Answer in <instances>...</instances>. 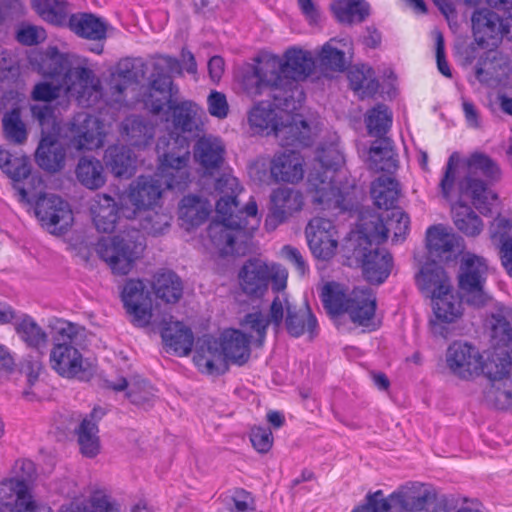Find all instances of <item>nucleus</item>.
Returning a JSON list of instances; mask_svg holds the SVG:
<instances>
[{
    "label": "nucleus",
    "mask_w": 512,
    "mask_h": 512,
    "mask_svg": "<svg viewBox=\"0 0 512 512\" xmlns=\"http://www.w3.org/2000/svg\"><path fill=\"white\" fill-rule=\"evenodd\" d=\"M499 165L482 152L461 156L453 152L442 169L438 183L439 192L452 206L455 226L467 236H476L483 229V223L465 199H471L474 206L487 214L497 205L498 196L490 184L500 179Z\"/></svg>",
    "instance_id": "f03ea898"
},
{
    "label": "nucleus",
    "mask_w": 512,
    "mask_h": 512,
    "mask_svg": "<svg viewBox=\"0 0 512 512\" xmlns=\"http://www.w3.org/2000/svg\"><path fill=\"white\" fill-rule=\"evenodd\" d=\"M152 288L156 297L167 304L177 303L183 294L181 279L171 271L157 273Z\"/></svg>",
    "instance_id": "49530a36"
},
{
    "label": "nucleus",
    "mask_w": 512,
    "mask_h": 512,
    "mask_svg": "<svg viewBox=\"0 0 512 512\" xmlns=\"http://www.w3.org/2000/svg\"><path fill=\"white\" fill-rule=\"evenodd\" d=\"M5 137L16 144H22L27 139L25 124L21 120L18 108L6 113L2 119Z\"/></svg>",
    "instance_id": "052dcab7"
},
{
    "label": "nucleus",
    "mask_w": 512,
    "mask_h": 512,
    "mask_svg": "<svg viewBox=\"0 0 512 512\" xmlns=\"http://www.w3.org/2000/svg\"><path fill=\"white\" fill-rule=\"evenodd\" d=\"M98 426L91 418H84L76 431L78 444L83 456L94 458L100 452Z\"/></svg>",
    "instance_id": "6e6d98bb"
},
{
    "label": "nucleus",
    "mask_w": 512,
    "mask_h": 512,
    "mask_svg": "<svg viewBox=\"0 0 512 512\" xmlns=\"http://www.w3.org/2000/svg\"><path fill=\"white\" fill-rule=\"evenodd\" d=\"M371 196L379 208L394 209L399 196L398 182L391 176L383 175L372 183Z\"/></svg>",
    "instance_id": "09e8293b"
},
{
    "label": "nucleus",
    "mask_w": 512,
    "mask_h": 512,
    "mask_svg": "<svg viewBox=\"0 0 512 512\" xmlns=\"http://www.w3.org/2000/svg\"><path fill=\"white\" fill-rule=\"evenodd\" d=\"M32 62L37 64L39 73L52 80H62L65 73L70 70L66 57L60 54L56 48H49L46 52L37 54Z\"/></svg>",
    "instance_id": "de8ad7c7"
},
{
    "label": "nucleus",
    "mask_w": 512,
    "mask_h": 512,
    "mask_svg": "<svg viewBox=\"0 0 512 512\" xmlns=\"http://www.w3.org/2000/svg\"><path fill=\"white\" fill-rule=\"evenodd\" d=\"M305 160L296 150L275 153L270 161V176L277 183L297 184L305 175Z\"/></svg>",
    "instance_id": "cd10ccee"
},
{
    "label": "nucleus",
    "mask_w": 512,
    "mask_h": 512,
    "mask_svg": "<svg viewBox=\"0 0 512 512\" xmlns=\"http://www.w3.org/2000/svg\"><path fill=\"white\" fill-rule=\"evenodd\" d=\"M351 512H389V503L384 500L382 490L369 492L365 502L352 509Z\"/></svg>",
    "instance_id": "0e129e2a"
},
{
    "label": "nucleus",
    "mask_w": 512,
    "mask_h": 512,
    "mask_svg": "<svg viewBox=\"0 0 512 512\" xmlns=\"http://www.w3.org/2000/svg\"><path fill=\"white\" fill-rule=\"evenodd\" d=\"M250 440L260 453H267L273 445V436L269 428L254 427L250 433Z\"/></svg>",
    "instance_id": "338daca9"
},
{
    "label": "nucleus",
    "mask_w": 512,
    "mask_h": 512,
    "mask_svg": "<svg viewBox=\"0 0 512 512\" xmlns=\"http://www.w3.org/2000/svg\"><path fill=\"white\" fill-rule=\"evenodd\" d=\"M14 329L19 338L34 349L44 348L48 342V335L43 328L30 315L21 314L13 320Z\"/></svg>",
    "instance_id": "79ce46f5"
},
{
    "label": "nucleus",
    "mask_w": 512,
    "mask_h": 512,
    "mask_svg": "<svg viewBox=\"0 0 512 512\" xmlns=\"http://www.w3.org/2000/svg\"><path fill=\"white\" fill-rule=\"evenodd\" d=\"M485 376L490 381L485 400L497 409H512V360L503 353L490 358Z\"/></svg>",
    "instance_id": "dca6fc26"
},
{
    "label": "nucleus",
    "mask_w": 512,
    "mask_h": 512,
    "mask_svg": "<svg viewBox=\"0 0 512 512\" xmlns=\"http://www.w3.org/2000/svg\"><path fill=\"white\" fill-rule=\"evenodd\" d=\"M208 111L211 116L224 119L229 112L226 96L218 91H212L207 98Z\"/></svg>",
    "instance_id": "69168bd1"
},
{
    "label": "nucleus",
    "mask_w": 512,
    "mask_h": 512,
    "mask_svg": "<svg viewBox=\"0 0 512 512\" xmlns=\"http://www.w3.org/2000/svg\"><path fill=\"white\" fill-rule=\"evenodd\" d=\"M225 147L219 138L208 136L198 140L194 157L206 170L218 168L224 160Z\"/></svg>",
    "instance_id": "a19ab883"
},
{
    "label": "nucleus",
    "mask_w": 512,
    "mask_h": 512,
    "mask_svg": "<svg viewBox=\"0 0 512 512\" xmlns=\"http://www.w3.org/2000/svg\"><path fill=\"white\" fill-rule=\"evenodd\" d=\"M107 134L105 124L98 116L78 113L68 124L64 137L70 139L76 150H93L104 144Z\"/></svg>",
    "instance_id": "6ab92c4d"
},
{
    "label": "nucleus",
    "mask_w": 512,
    "mask_h": 512,
    "mask_svg": "<svg viewBox=\"0 0 512 512\" xmlns=\"http://www.w3.org/2000/svg\"><path fill=\"white\" fill-rule=\"evenodd\" d=\"M344 164L345 157L336 134L319 144L307 179V193L315 209L345 211L352 208L355 187L343 182L346 179Z\"/></svg>",
    "instance_id": "20e7f679"
},
{
    "label": "nucleus",
    "mask_w": 512,
    "mask_h": 512,
    "mask_svg": "<svg viewBox=\"0 0 512 512\" xmlns=\"http://www.w3.org/2000/svg\"><path fill=\"white\" fill-rule=\"evenodd\" d=\"M435 489L421 482H408L384 500L389 503V512H420L436 499Z\"/></svg>",
    "instance_id": "4be33fe9"
},
{
    "label": "nucleus",
    "mask_w": 512,
    "mask_h": 512,
    "mask_svg": "<svg viewBox=\"0 0 512 512\" xmlns=\"http://www.w3.org/2000/svg\"><path fill=\"white\" fill-rule=\"evenodd\" d=\"M155 133L154 127L136 117L127 118L122 125L124 139L133 147L145 148Z\"/></svg>",
    "instance_id": "3c124183"
},
{
    "label": "nucleus",
    "mask_w": 512,
    "mask_h": 512,
    "mask_svg": "<svg viewBox=\"0 0 512 512\" xmlns=\"http://www.w3.org/2000/svg\"><path fill=\"white\" fill-rule=\"evenodd\" d=\"M36 474L34 463L28 459H19L15 461L10 476L4 478L2 481H17L25 484L26 486L33 487V481Z\"/></svg>",
    "instance_id": "e2e57ef3"
},
{
    "label": "nucleus",
    "mask_w": 512,
    "mask_h": 512,
    "mask_svg": "<svg viewBox=\"0 0 512 512\" xmlns=\"http://www.w3.org/2000/svg\"><path fill=\"white\" fill-rule=\"evenodd\" d=\"M76 176L78 181L90 190L99 189L106 182L102 163L93 158L80 159L76 168Z\"/></svg>",
    "instance_id": "864d4df0"
},
{
    "label": "nucleus",
    "mask_w": 512,
    "mask_h": 512,
    "mask_svg": "<svg viewBox=\"0 0 512 512\" xmlns=\"http://www.w3.org/2000/svg\"><path fill=\"white\" fill-rule=\"evenodd\" d=\"M492 54L491 60L479 62L476 67V78L477 80L487 86H496L500 82V73L497 70V67L500 70H503L501 65H498L495 63L496 60V53L492 52L490 50L489 56ZM487 59H490V57H487Z\"/></svg>",
    "instance_id": "680f3d73"
},
{
    "label": "nucleus",
    "mask_w": 512,
    "mask_h": 512,
    "mask_svg": "<svg viewBox=\"0 0 512 512\" xmlns=\"http://www.w3.org/2000/svg\"><path fill=\"white\" fill-rule=\"evenodd\" d=\"M286 315V328L290 335L299 337L305 333L311 336L317 328V320L309 308L295 311L286 293L275 295L268 312L253 310L241 321V326L257 336L260 344L266 336L267 328L272 325L278 331Z\"/></svg>",
    "instance_id": "423d86ee"
},
{
    "label": "nucleus",
    "mask_w": 512,
    "mask_h": 512,
    "mask_svg": "<svg viewBox=\"0 0 512 512\" xmlns=\"http://www.w3.org/2000/svg\"><path fill=\"white\" fill-rule=\"evenodd\" d=\"M134 78L135 75L130 69H122L121 67H119L111 75V89L114 90L115 93L120 95L133 83Z\"/></svg>",
    "instance_id": "774afa93"
},
{
    "label": "nucleus",
    "mask_w": 512,
    "mask_h": 512,
    "mask_svg": "<svg viewBox=\"0 0 512 512\" xmlns=\"http://www.w3.org/2000/svg\"><path fill=\"white\" fill-rule=\"evenodd\" d=\"M220 199L216 203V220L209 226V236L222 255L239 252L238 241H245L260 225L261 217L253 197L242 210L238 208L237 196L243 191L238 179L230 172H224L215 183Z\"/></svg>",
    "instance_id": "7ed1b4c3"
},
{
    "label": "nucleus",
    "mask_w": 512,
    "mask_h": 512,
    "mask_svg": "<svg viewBox=\"0 0 512 512\" xmlns=\"http://www.w3.org/2000/svg\"><path fill=\"white\" fill-rule=\"evenodd\" d=\"M193 363L201 374L207 376H219L228 370L226 358L214 337L198 340L194 350Z\"/></svg>",
    "instance_id": "c85d7f7f"
},
{
    "label": "nucleus",
    "mask_w": 512,
    "mask_h": 512,
    "mask_svg": "<svg viewBox=\"0 0 512 512\" xmlns=\"http://www.w3.org/2000/svg\"><path fill=\"white\" fill-rule=\"evenodd\" d=\"M32 6L39 16L49 23L63 25L69 21V10L65 2L57 0H32Z\"/></svg>",
    "instance_id": "4d7b16f0"
},
{
    "label": "nucleus",
    "mask_w": 512,
    "mask_h": 512,
    "mask_svg": "<svg viewBox=\"0 0 512 512\" xmlns=\"http://www.w3.org/2000/svg\"><path fill=\"white\" fill-rule=\"evenodd\" d=\"M106 385L114 391L128 389L126 395L130 401L143 408L150 406L155 397L153 388L144 380L128 382L124 377H119L117 379H107Z\"/></svg>",
    "instance_id": "58836bf2"
},
{
    "label": "nucleus",
    "mask_w": 512,
    "mask_h": 512,
    "mask_svg": "<svg viewBox=\"0 0 512 512\" xmlns=\"http://www.w3.org/2000/svg\"><path fill=\"white\" fill-rule=\"evenodd\" d=\"M105 162L116 177L129 178L135 173L137 157L126 146H112L105 153Z\"/></svg>",
    "instance_id": "c03bdc74"
},
{
    "label": "nucleus",
    "mask_w": 512,
    "mask_h": 512,
    "mask_svg": "<svg viewBox=\"0 0 512 512\" xmlns=\"http://www.w3.org/2000/svg\"><path fill=\"white\" fill-rule=\"evenodd\" d=\"M93 511H89L83 497H74L68 503L63 504L58 512H121L117 504L104 490H94L90 497Z\"/></svg>",
    "instance_id": "ea45409f"
},
{
    "label": "nucleus",
    "mask_w": 512,
    "mask_h": 512,
    "mask_svg": "<svg viewBox=\"0 0 512 512\" xmlns=\"http://www.w3.org/2000/svg\"><path fill=\"white\" fill-rule=\"evenodd\" d=\"M0 169L14 182L13 186L21 202L30 203L34 201V194L19 185L20 181L30 175L28 157L24 155L13 156L9 151L0 149Z\"/></svg>",
    "instance_id": "2f4dec72"
},
{
    "label": "nucleus",
    "mask_w": 512,
    "mask_h": 512,
    "mask_svg": "<svg viewBox=\"0 0 512 512\" xmlns=\"http://www.w3.org/2000/svg\"><path fill=\"white\" fill-rule=\"evenodd\" d=\"M369 4L365 0H335L331 10L342 23L362 22L369 15Z\"/></svg>",
    "instance_id": "603ef678"
},
{
    "label": "nucleus",
    "mask_w": 512,
    "mask_h": 512,
    "mask_svg": "<svg viewBox=\"0 0 512 512\" xmlns=\"http://www.w3.org/2000/svg\"><path fill=\"white\" fill-rule=\"evenodd\" d=\"M365 123L370 135L382 136L391 127L392 113L387 106L379 104L367 112Z\"/></svg>",
    "instance_id": "bf43d9fd"
},
{
    "label": "nucleus",
    "mask_w": 512,
    "mask_h": 512,
    "mask_svg": "<svg viewBox=\"0 0 512 512\" xmlns=\"http://www.w3.org/2000/svg\"><path fill=\"white\" fill-rule=\"evenodd\" d=\"M426 242L431 254L446 260L451 258V253L460 252L463 248L462 239L443 225L430 227L426 232Z\"/></svg>",
    "instance_id": "72a5a7b5"
},
{
    "label": "nucleus",
    "mask_w": 512,
    "mask_h": 512,
    "mask_svg": "<svg viewBox=\"0 0 512 512\" xmlns=\"http://www.w3.org/2000/svg\"><path fill=\"white\" fill-rule=\"evenodd\" d=\"M158 166L153 176H139L119 195L121 212L126 219L139 220L147 233H162L171 220L161 209L165 190L182 191L190 180V144L185 136L169 134L156 144Z\"/></svg>",
    "instance_id": "f257e3e1"
},
{
    "label": "nucleus",
    "mask_w": 512,
    "mask_h": 512,
    "mask_svg": "<svg viewBox=\"0 0 512 512\" xmlns=\"http://www.w3.org/2000/svg\"><path fill=\"white\" fill-rule=\"evenodd\" d=\"M361 233L369 243H381L393 234V242L402 241L409 231V216L399 208L390 209L381 215H370L369 220L362 219Z\"/></svg>",
    "instance_id": "f3484780"
},
{
    "label": "nucleus",
    "mask_w": 512,
    "mask_h": 512,
    "mask_svg": "<svg viewBox=\"0 0 512 512\" xmlns=\"http://www.w3.org/2000/svg\"><path fill=\"white\" fill-rule=\"evenodd\" d=\"M51 368L62 378L89 380L95 373V364L68 342H55L50 350Z\"/></svg>",
    "instance_id": "2eb2a0df"
},
{
    "label": "nucleus",
    "mask_w": 512,
    "mask_h": 512,
    "mask_svg": "<svg viewBox=\"0 0 512 512\" xmlns=\"http://www.w3.org/2000/svg\"><path fill=\"white\" fill-rule=\"evenodd\" d=\"M351 88L361 98L373 95L378 89L374 71L367 65L352 67L348 72Z\"/></svg>",
    "instance_id": "5fc2aeb1"
},
{
    "label": "nucleus",
    "mask_w": 512,
    "mask_h": 512,
    "mask_svg": "<svg viewBox=\"0 0 512 512\" xmlns=\"http://www.w3.org/2000/svg\"><path fill=\"white\" fill-rule=\"evenodd\" d=\"M122 301L132 322L145 327L152 321V300L146 286L141 280L130 279L122 290Z\"/></svg>",
    "instance_id": "a878e982"
},
{
    "label": "nucleus",
    "mask_w": 512,
    "mask_h": 512,
    "mask_svg": "<svg viewBox=\"0 0 512 512\" xmlns=\"http://www.w3.org/2000/svg\"><path fill=\"white\" fill-rule=\"evenodd\" d=\"M161 337L168 351L177 356L189 355L194 343V336L190 328L180 321H171L161 331Z\"/></svg>",
    "instance_id": "c9c22d12"
},
{
    "label": "nucleus",
    "mask_w": 512,
    "mask_h": 512,
    "mask_svg": "<svg viewBox=\"0 0 512 512\" xmlns=\"http://www.w3.org/2000/svg\"><path fill=\"white\" fill-rule=\"evenodd\" d=\"M351 50L348 39H331L325 43L318 55L320 63L331 70L343 71L345 68V50Z\"/></svg>",
    "instance_id": "8fccbe9b"
},
{
    "label": "nucleus",
    "mask_w": 512,
    "mask_h": 512,
    "mask_svg": "<svg viewBox=\"0 0 512 512\" xmlns=\"http://www.w3.org/2000/svg\"><path fill=\"white\" fill-rule=\"evenodd\" d=\"M241 290L250 297H263L271 284L272 291L285 293L288 271L277 263H267L261 259L247 261L238 274Z\"/></svg>",
    "instance_id": "f8f14e48"
},
{
    "label": "nucleus",
    "mask_w": 512,
    "mask_h": 512,
    "mask_svg": "<svg viewBox=\"0 0 512 512\" xmlns=\"http://www.w3.org/2000/svg\"><path fill=\"white\" fill-rule=\"evenodd\" d=\"M502 353L485 352L482 354L475 346L462 341L449 345L445 362L450 373L462 380H473L481 374H486L490 358L499 357Z\"/></svg>",
    "instance_id": "4468645a"
},
{
    "label": "nucleus",
    "mask_w": 512,
    "mask_h": 512,
    "mask_svg": "<svg viewBox=\"0 0 512 512\" xmlns=\"http://www.w3.org/2000/svg\"><path fill=\"white\" fill-rule=\"evenodd\" d=\"M89 211L94 226L99 232L110 233L122 215L120 201L116 202L110 195L99 193L90 201Z\"/></svg>",
    "instance_id": "7c9ffc66"
},
{
    "label": "nucleus",
    "mask_w": 512,
    "mask_h": 512,
    "mask_svg": "<svg viewBox=\"0 0 512 512\" xmlns=\"http://www.w3.org/2000/svg\"><path fill=\"white\" fill-rule=\"evenodd\" d=\"M416 283L421 292L431 300L453 289L443 268L434 262L421 268L416 276Z\"/></svg>",
    "instance_id": "f704fd0d"
},
{
    "label": "nucleus",
    "mask_w": 512,
    "mask_h": 512,
    "mask_svg": "<svg viewBox=\"0 0 512 512\" xmlns=\"http://www.w3.org/2000/svg\"><path fill=\"white\" fill-rule=\"evenodd\" d=\"M211 204L201 197L189 195L184 197L179 206V218L186 229L203 223L211 211Z\"/></svg>",
    "instance_id": "37998d69"
},
{
    "label": "nucleus",
    "mask_w": 512,
    "mask_h": 512,
    "mask_svg": "<svg viewBox=\"0 0 512 512\" xmlns=\"http://www.w3.org/2000/svg\"><path fill=\"white\" fill-rule=\"evenodd\" d=\"M33 116L39 121L42 136L35 153V161L40 168L57 172L64 167L65 150L59 142L62 128L52 109L47 105H34Z\"/></svg>",
    "instance_id": "9b49d317"
},
{
    "label": "nucleus",
    "mask_w": 512,
    "mask_h": 512,
    "mask_svg": "<svg viewBox=\"0 0 512 512\" xmlns=\"http://www.w3.org/2000/svg\"><path fill=\"white\" fill-rule=\"evenodd\" d=\"M321 299L332 317L348 314L351 321L359 326L375 327L376 298L370 289H355L346 294L342 285L330 282L323 286Z\"/></svg>",
    "instance_id": "9d476101"
},
{
    "label": "nucleus",
    "mask_w": 512,
    "mask_h": 512,
    "mask_svg": "<svg viewBox=\"0 0 512 512\" xmlns=\"http://www.w3.org/2000/svg\"><path fill=\"white\" fill-rule=\"evenodd\" d=\"M363 274L367 281L374 284L382 283L390 274L392 257L385 250H374L364 254L362 262Z\"/></svg>",
    "instance_id": "e433bc0d"
},
{
    "label": "nucleus",
    "mask_w": 512,
    "mask_h": 512,
    "mask_svg": "<svg viewBox=\"0 0 512 512\" xmlns=\"http://www.w3.org/2000/svg\"><path fill=\"white\" fill-rule=\"evenodd\" d=\"M145 245L138 231L123 232L98 241L96 251L114 274L126 275L144 251Z\"/></svg>",
    "instance_id": "ddd939ff"
},
{
    "label": "nucleus",
    "mask_w": 512,
    "mask_h": 512,
    "mask_svg": "<svg viewBox=\"0 0 512 512\" xmlns=\"http://www.w3.org/2000/svg\"><path fill=\"white\" fill-rule=\"evenodd\" d=\"M306 238L312 254L321 260H330L338 247V232L328 219L315 217L305 229Z\"/></svg>",
    "instance_id": "393cba45"
},
{
    "label": "nucleus",
    "mask_w": 512,
    "mask_h": 512,
    "mask_svg": "<svg viewBox=\"0 0 512 512\" xmlns=\"http://www.w3.org/2000/svg\"><path fill=\"white\" fill-rule=\"evenodd\" d=\"M68 25L71 31L83 38L102 40L106 37V22L92 14L71 15Z\"/></svg>",
    "instance_id": "a18cd8bd"
},
{
    "label": "nucleus",
    "mask_w": 512,
    "mask_h": 512,
    "mask_svg": "<svg viewBox=\"0 0 512 512\" xmlns=\"http://www.w3.org/2000/svg\"><path fill=\"white\" fill-rule=\"evenodd\" d=\"M248 121L254 133H273L282 146H308L316 129L311 128L299 115L275 108L270 102L255 105L249 113Z\"/></svg>",
    "instance_id": "0eeeda50"
},
{
    "label": "nucleus",
    "mask_w": 512,
    "mask_h": 512,
    "mask_svg": "<svg viewBox=\"0 0 512 512\" xmlns=\"http://www.w3.org/2000/svg\"><path fill=\"white\" fill-rule=\"evenodd\" d=\"M33 487L13 481L0 482V512H28L36 507Z\"/></svg>",
    "instance_id": "c756f323"
},
{
    "label": "nucleus",
    "mask_w": 512,
    "mask_h": 512,
    "mask_svg": "<svg viewBox=\"0 0 512 512\" xmlns=\"http://www.w3.org/2000/svg\"><path fill=\"white\" fill-rule=\"evenodd\" d=\"M226 363L243 365L250 358V337L238 329H226L216 338Z\"/></svg>",
    "instance_id": "473e14b6"
},
{
    "label": "nucleus",
    "mask_w": 512,
    "mask_h": 512,
    "mask_svg": "<svg viewBox=\"0 0 512 512\" xmlns=\"http://www.w3.org/2000/svg\"><path fill=\"white\" fill-rule=\"evenodd\" d=\"M368 163L370 168L375 171L391 172L397 167L394 152L386 143L375 142L370 147Z\"/></svg>",
    "instance_id": "13d9d810"
},
{
    "label": "nucleus",
    "mask_w": 512,
    "mask_h": 512,
    "mask_svg": "<svg viewBox=\"0 0 512 512\" xmlns=\"http://www.w3.org/2000/svg\"><path fill=\"white\" fill-rule=\"evenodd\" d=\"M473 36L482 48L493 50L501 42L503 34L512 38V20L507 14L506 23L490 9H480L472 16Z\"/></svg>",
    "instance_id": "412c9836"
},
{
    "label": "nucleus",
    "mask_w": 512,
    "mask_h": 512,
    "mask_svg": "<svg viewBox=\"0 0 512 512\" xmlns=\"http://www.w3.org/2000/svg\"><path fill=\"white\" fill-rule=\"evenodd\" d=\"M492 240L499 245L501 260L507 273L512 277V221L497 217L490 226Z\"/></svg>",
    "instance_id": "4c0bfd02"
},
{
    "label": "nucleus",
    "mask_w": 512,
    "mask_h": 512,
    "mask_svg": "<svg viewBox=\"0 0 512 512\" xmlns=\"http://www.w3.org/2000/svg\"><path fill=\"white\" fill-rule=\"evenodd\" d=\"M303 193L290 187H278L270 194L269 213L265 219L267 230H274L280 224L300 212L304 207Z\"/></svg>",
    "instance_id": "5701e85b"
},
{
    "label": "nucleus",
    "mask_w": 512,
    "mask_h": 512,
    "mask_svg": "<svg viewBox=\"0 0 512 512\" xmlns=\"http://www.w3.org/2000/svg\"><path fill=\"white\" fill-rule=\"evenodd\" d=\"M61 93L76 98L82 105H91L102 98L100 79L88 67L87 59H83L79 65L65 73L58 84H54V80L36 84L31 96L35 101L50 102Z\"/></svg>",
    "instance_id": "1a4fd4ad"
},
{
    "label": "nucleus",
    "mask_w": 512,
    "mask_h": 512,
    "mask_svg": "<svg viewBox=\"0 0 512 512\" xmlns=\"http://www.w3.org/2000/svg\"><path fill=\"white\" fill-rule=\"evenodd\" d=\"M176 94L177 89L173 87L171 77L163 75L152 81L144 103L155 114L167 107L172 113V124L176 131L189 133L200 131L204 124L205 112L190 100L177 103L173 99Z\"/></svg>",
    "instance_id": "6e6552de"
},
{
    "label": "nucleus",
    "mask_w": 512,
    "mask_h": 512,
    "mask_svg": "<svg viewBox=\"0 0 512 512\" xmlns=\"http://www.w3.org/2000/svg\"><path fill=\"white\" fill-rule=\"evenodd\" d=\"M433 316L429 321L430 330L436 336L447 337L449 326L458 322L463 315V303L458 293L450 291L431 300Z\"/></svg>",
    "instance_id": "b1692460"
},
{
    "label": "nucleus",
    "mask_w": 512,
    "mask_h": 512,
    "mask_svg": "<svg viewBox=\"0 0 512 512\" xmlns=\"http://www.w3.org/2000/svg\"><path fill=\"white\" fill-rule=\"evenodd\" d=\"M314 69L313 56L309 51L292 47L285 51L282 57L277 55L264 56L255 67L248 81H254L255 86L246 84L247 92L255 96L264 88H275L290 91L297 83L305 80Z\"/></svg>",
    "instance_id": "39448f33"
},
{
    "label": "nucleus",
    "mask_w": 512,
    "mask_h": 512,
    "mask_svg": "<svg viewBox=\"0 0 512 512\" xmlns=\"http://www.w3.org/2000/svg\"><path fill=\"white\" fill-rule=\"evenodd\" d=\"M487 272L488 265L483 257L470 252L462 255L459 286L466 293L467 301L475 306L484 305L488 300L484 291Z\"/></svg>",
    "instance_id": "a211bd4d"
},
{
    "label": "nucleus",
    "mask_w": 512,
    "mask_h": 512,
    "mask_svg": "<svg viewBox=\"0 0 512 512\" xmlns=\"http://www.w3.org/2000/svg\"><path fill=\"white\" fill-rule=\"evenodd\" d=\"M35 214L42 226L55 235L68 231L74 222L70 205L54 194L41 195L35 200Z\"/></svg>",
    "instance_id": "aec40b11"
},
{
    "label": "nucleus",
    "mask_w": 512,
    "mask_h": 512,
    "mask_svg": "<svg viewBox=\"0 0 512 512\" xmlns=\"http://www.w3.org/2000/svg\"><path fill=\"white\" fill-rule=\"evenodd\" d=\"M493 349L489 352H499L512 360V308L499 307L486 320Z\"/></svg>",
    "instance_id": "bb28decb"
}]
</instances>
